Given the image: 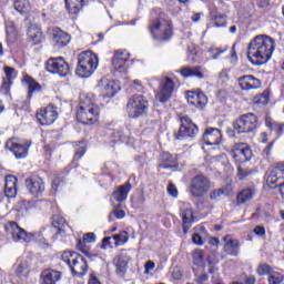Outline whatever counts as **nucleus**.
<instances>
[{
	"mask_svg": "<svg viewBox=\"0 0 284 284\" xmlns=\"http://www.w3.org/2000/svg\"><path fill=\"white\" fill-rule=\"evenodd\" d=\"M254 234H256V236H265V227L261 225L255 226Z\"/></svg>",
	"mask_w": 284,
	"mask_h": 284,
	"instance_id": "obj_58",
	"label": "nucleus"
},
{
	"mask_svg": "<svg viewBox=\"0 0 284 284\" xmlns=\"http://www.w3.org/2000/svg\"><path fill=\"white\" fill-rule=\"evenodd\" d=\"M52 225L58 230V234H63L70 230V225H68L65 219L61 216H54Z\"/></svg>",
	"mask_w": 284,
	"mask_h": 284,
	"instance_id": "obj_33",
	"label": "nucleus"
},
{
	"mask_svg": "<svg viewBox=\"0 0 284 284\" xmlns=\"http://www.w3.org/2000/svg\"><path fill=\"white\" fill-rule=\"evenodd\" d=\"M186 101L189 105H194L195 108H199V110H203V108L207 105V97L202 91H189L186 94Z\"/></svg>",
	"mask_w": 284,
	"mask_h": 284,
	"instance_id": "obj_17",
	"label": "nucleus"
},
{
	"mask_svg": "<svg viewBox=\"0 0 284 284\" xmlns=\"http://www.w3.org/2000/svg\"><path fill=\"white\" fill-rule=\"evenodd\" d=\"M4 187H17V176L7 175Z\"/></svg>",
	"mask_w": 284,
	"mask_h": 284,
	"instance_id": "obj_47",
	"label": "nucleus"
},
{
	"mask_svg": "<svg viewBox=\"0 0 284 284\" xmlns=\"http://www.w3.org/2000/svg\"><path fill=\"white\" fill-rule=\"evenodd\" d=\"M130 190H132V184H130V182H125L123 185H120L112 194L114 201L118 203H123V201H126Z\"/></svg>",
	"mask_w": 284,
	"mask_h": 284,
	"instance_id": "obj_27",
	"label": "nucleus"
},
{
	"mask_svg": "<svg viewBox=\"0 0 284 284\" xmlns=\"http://www.w3.org/2000/svg\"><path fill=\"white\" fill-rule=\"evenodd\" d=\"M272 266L267 265V264H261L257 267V274L258 276H265L266 274H268V276L272 274Z\"/></svg>",
	"mask_w": 284,
	"mask_h": 284,
	"instance_id": "obj_45",
	"label": "nucleus"
},
{
	"mask_svg": "<svg viewBox=\"0 0 284 284\" xmlns=\"http://www.w3.org/2000/svg\"><path fill=\"white\" fill-rule=\"evenodd\" d=\"M130 263V256L128 254H120L113 258V265L115 267V274L118 276H125L128 272V264Z\"/></svg>",
	"mask_w": 284,
	"mask_h": 284,
	"instance_id": "obj_21",
	"label": "nucleus"
},
{
	"mask_svg": "<svg viewBox=\"0 0 284 284\" xmlns=\"http://www.w3.org/2000/svg\"><path fill=\"white\" fill-rule=\"evenodd\" d=\"M212 190V182L203 174L195 175L191 179L190 193L194 199H201Z\"/></svg>",
	"mask_w": 284,
	"mask_h": 284,
	"instance_id": "obj_6",
	"label": "nucleus"
},
{
	"mask_svg": "<svg viewBox=\"0 0 284 284\" xmlns=\"http://www.w3.org/2000/svg\"><path fill=\"white\" fill-rule=\"evenodd\" d=\"M168 193L170 194V196L176 199L179 196V190H176V185L170 183L168 186Z\"/></svg>",
	"mask_w": 284,
	"mask_h": 284,
	"instance_id": "obj_53",
	"label": "nucleus"
},
{
	"mask_svg": "<svg viewBox=\"0 0 284 284\" xmlns=\"http://www.w3.org/2000/svg\"><path fill=\"white\" fill-rule=\"evenodd\" d=\"M83 6H85V0H65V7L70 14H77Z\"/></svg>",
	"mask_w": 284,
	"mask_h": 284,
	"instance_id": "obj_31",
	"label": "nucleus"
},
{
	"mask_svg": "<svg viewBox=\"0 0 284 284\" xmlns=\"http://www.w3.org/2000/svg\"><path fill=\"white\" fill-rule=\"evenodd\" d=\"M239 87L245 92L250 90H258L261 88V80L254 75H242L237 79Z\"/></svg>",
	"mask_w": 284,
	"mask_h": 284,
	"instance_id": "obj_18",
	"label": "nucleus"
},
{
	"mask_svg": "<svg viewBox=\"0 0 284 284\" xmlns=\"http://www.w3.org/2000/svg\"><path fill=\"white\" fill-rule=\"evenodd\" d=\"M148 99L143 95H133L126 103V113L129 119H140L148 113Z\"/></svg>",
	"mask_w": 284,
	"mask_h": 284,
	"instance_id": "obj_5",
	"label": "nucleus"
},
{
	"mask_svg": "<svg viewBox=\"0 0 284 284\" xmlns=\"http://www.w3.org/2000/svg\"><path fill=\"white\" fill-rule=\"evenodd\" d=\"M253 103H255L256 105H267V103H270V93L264 92L260 95H256L253 99Z\"/></svg>",
	"mask_w": 284,
	"mask_h": 284,
	"instance_id": "obj_39",
	"label": "nucleus"
},
{
	"mask_svg": "<svg viewBox=\"0 0 284 284\" xmlns=\"http://www.w3.org/2000/svg\"><path fill=\"white\" fill-rule=\"evenodd\" d=\"M75 153L73 155V163L81 161V158L85 155V143L78 142L74 145Z\"/></svg>",
	"mask_w": 284,
	"mask_h": 284,
	"instance_id": "obj_35",
	"label": "nucleus"
},
{
	"mask_svg": "<svg viewBox=\"0 0 284 284\" xmlns=\"http://www.w3.org/2000/svg\"><path fill=\"white\" fill-rule=\"evenodd\" d=\"M100 109L88 95L80 97V104L77 110V120L83 125H95L99 123Z\"/></svg>",
	"mask_w": 284,
	"mask_h": 284,
	"instance_id": "obj_2",
	"label": "nucleus"
},
{
	"mask_svg": "<svg viewBox=\"0 0 284 284\" xmlns=\"http://www.w3.org/2000/svg\"><path fill=\"white\" fill-rule=\"evenodd\" d=\"M84 243H94L97 241V235L94 233H85L83 235Z\"/></svg>",
	"mask_w": 284,
	"mask_h": 284,
	"instance_id": "obj_54",
	"label": "nucleus"
},
{
	"mask_svg": "<svg viewBox=\"0 0 284 284\" xmlns=\"http://www.w3.org/2000/svg\"><path fill=\"white\" fill-rule=\"evenodd\" d=\"M181 126L179 132L175 134L176 141H183L184 136H196L199 134V126L192 122L190 116L183 115L181 118Z\"/></svg>",
	"mask_w": 284,
	"mask_h": 284,
	"instance_id": "obj_11",
	"label": "nucleus"
},
{
	"mask_svg": "<svg viewBox=\"0 0 284 284\" xmlns=\"http://www.w3.org/2000/svg\"><path fill=\"white\" fill-rule=\"evenodd\" d=\"M183 277V273L181 272V268L175 267L172 272V278L174 281H181V278Z\"/></svg>",
	"mask_w": 284,
	"mask_h": 284,
	"instance_id": "obj_55",
	"label": "nucleus"
},
{
	"mask_svg": "<svg viewBox=\"0 0 284 284\" xmlns=\"http://www.w3.org/2000/svg\"><path fill=\"white\" fill-rule=\"evenodd\" d=\"M28 207H30V204L28 202H26L24 200H22L16 204L17 212H26L28 210Z\"/></svg>",
	"mask_w": 284,
	"mask_h": 284,
	"instance_id": "obj_50",
	"label": "nucleus"
},
{
	"mask_svg": "<svg viewBox=\"0 0 284 284\" xmlns=\"http://www.w3.org/2000/svg\"><path fill=\"white\" fill-rule=\"evenodd\" d=\"M45 68L51 74H59L60 77L70 74V64L61 57L50 58L45 63Z\"/></svg>",
	"mask_w": 284,
	"mask_h": 284,
	"instance_id": "obj_9",
	"label": "nucleus"
},
{
	"mask_svg": "<svg viewBox=\"0 0 284 284\" xmlns=\"http://www.w3.org/2000/svg\"><path fill=\"white\" fill-rule=\"evenodd\" d=\"M27 187L33 196H39L40 194H43L45 184L41 178L32 176L27 180Z\"/></svg>",
	"mask_w": 284,
	"mask_h": 284,
	"instance_id": "obj_20",
	"label": "nucleus"
},
{
	"mask_svg": "<svg viewBox=\"0 0 284 284\" xmlns=\"http://www.w3.org/2000/svg\"><path fill=\"white\" fill-rule=\"evenodd\" d=\"M62 261L69 265L73 276H85L88 274V262L78 253L64 251L62 253Z\"/></svg>",
	"mask_w": 284,
	"mask_h": 284,
	"instance_id": "obj_4",
	"label": "nucleus"
},
{
	"mask_svg": "<svg viewBox=\"0 0 284 284\" xmlns=\"http://www.w3.org/2000/svg\"><path fill=\"white\" fill-rule=\"evenodd\" d=\"M160 168H162V170H168V168H174L175 163H176V159H174V156H172V154L164 152L160 155Z\"/></svg>",
	"mask_w": 284,
	"mask_h": 284,
	"instance_id": "obj_32",
	"label": "nucleus"
},
{
	"mask_svg": "<svg viewBox=\"0 0 284 284\" xmlns=\"http://www.w3.org/2000/svg\"><path fill=\"white\" fill-rule=\"evenodd\" d=\"M223 194H225V191L223 189H217L210 194V199H212L213 201H216V199H221Z\"/></svg>",
	"mask_w": 284,
	"mask_h": 284,
	"instance_id": "obj_52",
	"label": "nucleus"
},
{
	"mask_svg": "<svg viewBox=\"0 0 284 284\" xmlns=\"http://www.w3.org/2000/svg\"><path fill=\"white\" fill-rule=\"evenodd\" d=\"M213 22L215 28H225V26H227V17L223 14H216L213 18Z\"/></svg>",
	"mask_w": 284,
	"mask_h": 284,
	"instance_id": "obj_41",
	"label": "nucleus"
},
{
	"mask_svg": "<svg viewBox=\"0 0 284 284\" xmlns=\"http://www.w3.org/2000/svg\"><path fill=\"white\" fill-rule=\"evenodd\" d=\"M113 214H114L115 219H119V220L125 219V211H123V210L115 209L113 211Z\"/></svg>",
	"mask_w": 284,
	"mask_h": 284,
	"instance_id": "obj_59",
	"label": "nucleus"
},
{
	"mask_svg": "<svg viewBox=\"0 0 284 284\" xmlns=\"http://www.w3.org/2000/svg\"><path fill=\"white\" fill-rule=\"evenodd\" d=\"M121 90V84H119V81L114 80H104L102 81V93L106 99H112L116 92Z\"/></svg>",
	"mask_w": 284,
	"mask_h": 284,
	"instance_id": "obj_26",
	"label": "nucleus"
},
{
	"mask_svg": "<svg viewBox=\"0 0 284 284\" xmlns=\"http://www.w3.org/2000/svg\"><path fill=\"white\" fill-rule=\"evenodd\" d=\"M276 42L268 36H256L247 47V58L253 65H265L272 59Z\"/></svg>",
	"mask_w": 284,
	"mask_h": 284,
	"instance_id": "obj_1",
	"label": "nucleus"
},
{
	"mask_svg": "<svg viewBox=\"0 0 284 284\" xmlns=\"http://www.w3.org/2000/svg\"><path fill=\"white\" fill-rule=\"evenodd\" d=\"M36 116L40 125H52L59 118V112L57 111V106L50 104L47 108L39 110Z\"/></svg>",
	"mask_w": 284,
	"mask_h": 284,
	"instance_id": "obj_15",
	"label": "nucleus"
},
{
	"mask_svg": "<svg viewBox=\"0 0 284 284\" xmlns=\"http://www.w3.org/2000/svg\"><path fill=\"white\" fill-rule=\"evenodd\" d=\"M4 74L7 77V81H12V79L17 78V70L12 67H3Z\"/></svg>",
	"mask_w": 284,
	"mask_h": 284,
	"instance_id": "obj_44",
	"label": "nucleus"
},
{
	"mask_svg": "<svg viewBox=\"0 0 284 284\" xmlns=\"http://www.w3.org/2000/svg\"><path fill=\"white\" fill-rule=\"evenodd\" d=\"M14 10L23 14V12H28L30 10V1L28 0H16L13 3Z\"/></svg>",
	"mask_w": 284,
	"mask_h": 284,
	"instance_id": "obj_36",
	"label": "nucleus"
},
{
	"mask_svg": "<svg viewBox=\"0 0 284 284\" xmlns=\"http://www.w3.org/2000/svg\"><path fill=\"white\" fill-rule=\"evenodd\" d=\"M24 81L29 85V97H32V94H34V92H41V84H39V82L34 81V79H32V77L26 75Z\"/></svg>",
	"mask_w": 284,
	"mask_h": 284,
	"instance_id": "obj_34",
	"label": "nucleus"
},
{
	"mask_svg": "<svg viewBox=\"0 0 284 284\" xmlns=\"http://www.w3.org/2000/svg\"><path fill=\"white\" fill-rule=\"evenodd\" d=\"M256 194V190L252 187H246L240 191L236 195L237 205H245V203H250L254 199Z\"/></svg>",
	"mask_w": 284,
	"mask_h": 284,
	"instance_id": "obj_28",
	"label": "nucleus"
},
{
	"mask_svg": "<svg viewBox=\"0 0 284 284\" xmlns=\"http://www.w3.org/2000/svg\"><path fill=\"white\" fill-rule=\"evenodd\" d=\"M261 219H265V221H270V219H272V213L264 211L261 213Z\"/></svg>",
	"mask_w": 284,
	"mask_h": 284,
	"instance_id": "obj_64",
	"label": "nucleus"
},
{
	"mask_svg": "<svg viewBox=\"0 0 284 284\" xmlns=\"http://www.w3.org/2000/svg\"><path fill=\"white\" fill-rule=\"evenodd\" d=\"M274 128H275V132H277L278 136H281V134H283L284 132V124L277 123V124H274Z\"/></svg>",
	"mask_w": 284,
	"mask_h": 284,
	"instance_id": "obj_61",
	"label": "nucleus"
},
{
	"mask_svg": "<svg viewBox=\"0 0 284 284\" xmlns=\"http://www.w3.org/2000/svg\"><path fill=\"white\" fill-rule=\"evenodd\" d=\"M114 136H115V139H118V141H122V142H124L125 141V134H123V131H118V132H115L114 133Z\"/></svg>",
	"mask_w": 284,
	"mask_h": 284,
	"instance_id": "obj_62",
	"label": "nucleus"
},
{
	"mask_svg": "<svg viewBox=\"0 0 284 284\" xmlns=\"http://www.w3.org/2000/svg\"><path fill=\"white\" fill-rule=\"evenodd\" d=\"M201 17H203V13H195L192 16V21L193 23H199V21H201Z\"/></svg>",
	"mask_w": 284,
	"mask_h": 284,
	"instance_id": "obj_63",
	"label": "nucleus"
},
{
	"mask_svg": "<svg viewBox=\"0 0 284 284\" xmlns=\"http://www.w3.org/2000/svg\"><path fill=\"white\" fill-rule=\"evenodd\" d=\"M192 258H193V264H195L197 267H202V265H203V251L194 250L192 252Z\"/></svg>",
	"mask_w": 284,
	"mask_h": 284,
	"instance_id": "obj_40",
	"label": "nucleus"
},
{
	"mask_svg": "<svg viewBox=\"0 0 284 284\" xmlns=\"http://www.w3.org/2000/svg\"><path fill=\"white\" fill-rule=\"evenodd\" d=\"M128 61H130V53L123 50H119L113 55L112 65L114 70L121 72V70H124L125 63H128Z\"/></svg>",
	"mask_w": 284,
	"mask_h": 284,
	"instance_id": "obj_24",
	"label": "nucleus"
},
{
	"mask_svg": "<svg viewBox=\"0 0 284 284\" xmlns=\"http://www.w3.org/2000/svg\"><path fill=\"white\" fill-rule=\"evenodd\" d=\"M257 123L258 118H256L254 113H246L240 116L234 122V130L237 131L239 134H245L247 132H253V130H256Z\"/></svg>",
	"mask_w": 284,
	"mask_h": 284,
	"instance_id": "obj_7",
	"label": "nucleus"
},
{
	"mask_svg": "<svg viewBox=\"0 0 284 284\" xmlns=\"http://www.w3.org/2000/svg\"><path fill=\"white\" fill-rule=\"evenodd\" d=\"M250 174H252V171H248V170L243 169L241 166L237 168V179L240 181H243V180L247 179V176H250Z\"/></svg>",
	"mask_w": 284,
	"mask_h": 284,
	"instance_id": "obj_46",
	"label": "nucleus"
},
{
	"mask_svg": "<svg viewBox=\"0 0 284 284\" xmlns=\"http://www.w3.org/2000/svg\"><path fill=\"white\" fill-rule=\"evenodd\" d=\"M180 74L187 79L189 77H195L196 79H203V70L201 67H184L180 70Z\"/></svg>",
	"mask_w": 284,
	"mask_h": 284,
	"instance_id": "obj_29",
	"label": "nucleus"
},
{
	"mask_svg": "<svg viewBox=\"0 0 284 284\" xmlns=\"http://www.w3.org/2000/svg\"><path fill=\"white\" fill-rule=\"evenodd\" d=\"M226 51H227V48L221 49L217 47H212L209 49V52L212 59H219V57H221V54H223V52H226Z\"/></svg>",
	"mask_w": 284,
	"mask_h": 284,
	"instance_id": "obj_43",
	"label": "nucleus"
},
{
	"mask_svg": "<svg viewBox=\"0 0 284 284\" xmlns=\"http://www.w3.org/2000/svg\"><path fill=\"white\" fill-rule=\"evenodd\" d=\"M221 130L216 128H209L204 132L202 139L206 145H219L222 139Z\"/></svg>",
	"mask_w": 284,
	"mask_h": 284,
	"instance_id": "obj_22",
	"label": "nucleus"
},
{
	"mask_svg": "<svg viewBox=\"0 0 284 284\" xmlns=\"http://www.w3.org/2000/svg\"><path fill=\"white\" fill-rule=\"evenodd\" d=\"M128 239V233L125 231H122L113 236V245H115L116 247H119V245H125Z\"/></svg>",
	"mask_w": 284,
	"mask_h": 284,
	"instance_id": "obj_38",
	"label": "nucleus"
},
{
	"mask_svg": "<svg viewBox=\"0 0 284 284\" xmlns=\"http://www.w3.org/2000/svg\"><path fill=\"white\" fill-rule=\"evenodd\" d=\"M30 145H32L31 141L21 142L19 138H11L6 142L4 148L12 152L16 159H26Z\"/></svg>",
	"mask_w": 284,
	"mask_h": 284,
	"instance_id": "obj_8",
	"label": "nucleus"
},
{
	"mask_svg": "<svg viewBox=\"0 0 284 284\" xmlns=\"http://www.w3.org/2000/svg\"><path fill=\"white\" fill-rule=\"evenodd\" d=\"M10 85H12V81H4L2 83L0 92H2L4 97H10Z\"/></svg>",
	"mask_w": 284,
	"mask_h": 284,
	"instance_id": "obj_49",
	"label": "nucleus"
},
{
	"mask_svg": "<svg viewBox=\"0 0 284 284\" xmlns=\"http://www.w3.org/2000/svg\"><path fill=\"white\" fill-rule=\"evenodd\" d=\"M97 68H99V57H97L92 51H84L78 55L75 74L81 77V79L92 77Z\"/></svg>",
	"mask_w": 284,
	"mask_h": 284,
	"instance_id": "obj_3",
	"label": "nucleus"
},
{
	"mask_svg": "<svg viewBox=\"0 0 284 284\" xmlns=\"http://www.w3.org/2000/svg\"><path fill=\"white\" fill-rule=\"evenodd\" d=\"M70 34L68 32L55 28L52 30V42L55 48H64L70 42Z\"/></svg>",
	"mask_w": 284,
	"mask_h": 284,
	"instance_id": "obj_23",
	"label": "nucleus"
},
{
	"mask_svg": "<svg viewBox=\"0 0 284 284\" xmlns=\"http://www.w3.org/2000/svg\"><path fill=\"white\" fill-rule=\"evenodd\" d=\"M43 37V33L41 32V29L34 24L29 27L28 29V39L29 41H32L34 45H39L41 43V38Z\"/></svg>",
	"mask_w": 284,
	"mask_h": 284,
	"instance_id": "obj_30",
	"label": "nucleus"
},
{
	"mask_svg": "<svg viewBox=\"0 0 284 284\" xmlns=\"http://www.w3.org/2000/svg\"><path fill=\"white\" fill-rule=\"evenodd\" d=\"M6 233L11 236L13 241H24L26 243L32 241V234L26 232L17 222H9L4 225Z\"/></svg>",
	"mask_w": 284,
	"mask_h": 284,
	"instance_id": "obj_13",
	"label": "nucleus"
},
{
	"mask_svg": "<svg viewBox=\"0 0 284 284\" xmlns=\"http://www.w3.org/2000/svg\"><path fill=\"white\" fill-rule=\"evenodd\" d=\"M112 244H114L113 237L106 236L102 240V248L108 250L112 248Z\"/></svg>",
	"mask_w": 284,
	"mask_h": 284,
	"instance_id": "obj_51",
	"label": "nucleus"
},
{
	"mask_svg": "<svg viewBox=\"0 0 284 284\" xmlns=\"http://www.w3.org/2000/svg\"><path fill=\"white\" fill-rule=\"evenodd\" d=\"M283 281H284V276L281 273L272 272L271 275H268L270 284H282Z\"/></svg>",
	"mask_w": 284,
	"mask_h": 284,
	"instance_id": "obj_42",
	"label": "nucleus"
},
{
	"mask_svg": "<svg viewBox=\"0 0 284 284\" xmlns=\"http://www.w3.org/2000/svg\"><path fill=\"white\" fill-rule=\"evenodd\" d=\"M265 124H266V128H270V130H276V125L277 123L272 121V118H266L265 119Z\"/></svg>",
	"mask_w": 284,
	"mask_h": 284,
	"instance_id": "obj_60",
	"label": "nucleus"
},
{
	"mask_svg": "<svg viewBox=\"0 0 284 284\" xmlns=\"http://www.w3.org/2000/svg\"><path fill=\"white\" fill-rule=\"evenodd\" d=\"M224 252L229 256H239L241 252V242L237 239H232V235L224 236Z\"/></svg>",
	"mask_w": 284,
	"mask_h": 284,
	"instance_id": "obj_19",
	"label": "nucleus"
},
{
	"mask_svg": "<svg viewBox=\"0 0 284 284\" xmlns=\"http://www.w3.org/2000/svg\"><path fill=\"white\" fill-rule=\"evenodd\" d=\"M182 227L184 234H187L192 223H194V211H192V204L183 203L181 206Z\"/></svg>",
	"mask_w": 284,
	"mask_h": 284,
	"instance_id": "obj_16",
	"label": "nucleus"
},
{
	"mask_svg": "<svg viewBox=\"0 0 284 284\" xmlns=\"http://www.w3.org/2000/svg\"><path fill=\"white\" fill-rule=\"evenodd\" d=\"M62 273L52 268L45 270L40 275V284H57L61 281Z\"/></svg>",
	"mask_w": 284,
	"mask_h": 284,
	"instance_id": "obj_25",
	"label": "nucleus"
},
{
	"mask_svg": "<svg viewBox=\"0 0 284 284\" xmlns=\"http://www.w3.org/2000/svg\"><path fill=\"white\" fill-rule=\"evenodd\" d=\"M16 275L21 278V276H28V262L27 261H17Z\"/></svg>",
	"mask_w": 284,
	"mask_h": 284,
	"instance_id": "obj_37",
	"label": "nucleus"
},
{
	"mask_svg": "<svg viewBox=\"0 0 284 284\" xmlns=\"http://www.w3.org/2000/svg\"><path fill=\"white\" fill-rule=\"evenodd\" d=\"M151 34L158 41H169V39H172V24L165 21H158L151 26Z\"/></svg>",
	"mask_w": 284,
	"mask_h": 284,
	"instance_id": "obj_12",
	"label": "nucleus"
},
{
	"mask_svg": "<svg viewBox=\"0 0 284 284\" xmlns=\"http://www.w3.org/2000/svg\"><path fill=\"white\" fill-rule=\"evenodd\" d=\"M231 154L235 163H247V161H252V149L246 143L234 144Z\"/></svg>",
	"mask_w": 284,
	"mask_h": 284,
	"instance_id": "obj_14",
	"label": "nucleus"
},
{
	"mask_svg": "<svg viewBox=\"0 0 284 284\" xmlns=\"http://www.w3.org/2000/svg\"><path fill=\"white\" fill-rule=\"evenodd\" d=\"M174 88H176V84L174 83V80L171 78H163L160 82L156 99L160 103H165L172 99V95L174 94Z\"/></svg>",
	"mask_w": 284,
	"mask_h": 284,
	"instance_id": "obj_10",
	"label": "nucleus"
},
{
	"mask_svg": "<svg viewBox=\"0 0 284 284\" xmlns=\"http://www.w3.org/2000/svg\"><path fill=\"white\" fill-rule=\"evenodd\" d=\"M154 267H155V264H154V262H152V261H148L146 263H145V265H144V274H150V272H152V270H154Z\"/></svg>",
	"mask_w": 284,
	"mask_h": 284,
	"instance_id": "obj_57",
	"label": "nucleus"
},
{
	"mask_svg": "<svg viewBox=\"0 0 284 284\" xmlns=\"http://www.w3.org/2000/svg\"><path fill=\"white\" fill-rule=\"evenodd\" d=\"M4 194L8 199L17 196V186H4Z\"/></svg>",
	"mask_w": 284,
	"mask_h": 284,
	"instance_id": "obj_48",
	"label": "nucleus"
},
{
	"mask_svg": "<svg viewBox=\"0 0 284 284\" xmlns=\"http://www.w3.org/2000/svg\"><path fill=\"white\" fill-rule=\"evenodd\" d=\"M192 242L195 245H203V237H201V234L194 233L193 236H192Z\"/></svg>",
	"mask_w": 284,
	"mask_h": 284,
	"instance_id": "obj_56",
	"label": "nucleus"
}]
</instances>
